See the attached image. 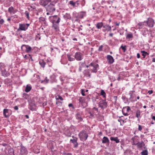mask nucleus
Returning a JSON list of instances; mask_svg holds the SVG:
<instances>
[{
  "label": "nucleus",
  "mask_w": 155,
  "mask_h": 155,
  "mask_svg": "<svg viewBox=\"0 0 155 155\" xmlns=\"http://www.w3.org/2000/svg\"><path fill=\"white\" fill-rule=\"evenodd\" d=\"M48 20L52 24L51 25L52 28L55 31H58L59 30V23L61 20L60 15H54L50 16L48 18Z\"/></svg>",
  "instance_id": "nucleus-1"
},
{
  "label": "nucleus",
  "mask_w": 155,
  "mask_h": 155,
  "mask_svg": "<svg viewBox=\"0 0 155 155\" xmlns=\"http://www.w3.org/2000/svg\"><path fill=\"white\" fill-rule=\"evenodd\" d=\"M57 2V0L54 1H51V2L46 7V11L50 13H52L55 11L56 9L55 5Z\"/></svg>",
  "instance_id": "nucleus-2"
},
{
  "label": "nucleus",
  "mask_w": 155,
  "mask_h": 155,
  "mask_svg": "<svg viewBox=\"0 0 155 155\" xmlns=\"http://www.w3.org/2000/svg\"><path fill=\"white\" fill-rule=\"evenodd\" d=\"M86 66L88 68L90 66L93 67V68L91 69V72L93 73H96L97 70L99 69V65L97 64L95 62H91L89 65H86Z\"/></svg>",
  "instance_id": "nucleus-3"
},
{
  "label": "nucleus",
  "mask_w": 155,
  "mask_h": 155,
  "mask_svg": "<svg viewBox=\"0 0 155 155\" xmlns=\"http://www.w3.org/2000/svg\"><path fill=\"white\" fill-rule=\"evenodd\" d=\"M84 117L83 113L81 111H77L75 115L76 119L78 121V122L83 121V118Z\"/></svg>",
  "instance_id": "nucleus-4"
},
{
  "label": "nucleus",
  "mask_w": 155,
  "mask_h": 155,
  "mask_svg": "<svg viewBox=\"0 0 155 155\" xmlns=\"http://www.w3.org/2000/svg\"><path fill=\"white\" fill-rule=\"evenodd\" d=\"M144 22H145V25L148 26L150 28L153 27L154 23V20L151 18H149L147 20L144 21Z\"/></svg>",
  "instance_id": "nucleus-5"
},
{
  "label": "nucleus",
  "mask_w": 155,
  "mask_h": 155,
  "mask_svg": "<svg viewBox=\"0 0 155 155\" xmlns=\"http://www.w3.org/2000/svg\"><path fill=\"white\" fill-rule=\"evenodd\" d=\"M29 24H19V27L17 29V31H18L20 30L25 31L26 30L29 26Z\"/></svg>",
  "instance_id": "nucleus-6"
},
{
  "label": "nucleus",
  "mask_w": 155,
  "mask_h": 155,
  "mask_svg": "<svg viewBox=\"0 0 155 155\" xmlns=\"http://www.w3.org/2000/svg\"><path fill=\"white\" fill-rule=\"evenodd\" d=\"M78 136L82 140H86L88 137V135L86 133L84 132V131H81L78 134Z\"/></svg>",
  "instance_id": "nucleus-7"
},
{
  "label": "nucleus",
  "mask_w": 155,
  "mask_h": 155,
  "mask_svg": "<svg viewBox=\"0 0 155 155\" xmlns=\"http://www.w3.org/2000/svg\"><path fill=\"white\" fill-rule=\"evenodd\" d=\"M21 49L22 51L28 53H30L31 50V48L30 46L25 45H22Z\"/></svg>",
  "instance_id": "nucleus-8"
},
{
  "label": "nucleus",
  "mask_w": 155,
  "mask_h": 155,
  "mask_svg": "<svg viewBox=\"0 0 155 155\" xmlns=\"http://www.w3.org/2000/svg\"><path fill=\"white\" fill-rule=\"evenodd\" d=\"M74 58L77 61H80L83 59V55L79 52H77L75 54Z\"/></svg>",
  "instance_id": "nucleus-9"
},
{
  "label": "nucleus",
  "mask_w": 155,
  "mask_h": 155,
  "mask_svg": "<svg viewBox=\"0 0 155 155\" xmlns=\"http://www.w3.org/2000/svg\"><path fill=\"white\" fill-rule=\"evenodd\" d=\"M11 111L10 109H4L3 114L5 117H8L11 115Z\"/></svg>",
  "instance_id": "nucleus-10"
},
{
  "label": "nucleus",
  "mask_w": 155,
  "mask_h": 155,
  "mask_svg": "<svg viewBox=\"0 0 155 155\" xmlns=\"http://www.w3.org/2000/svg\"><path fill=\"white\" fill-rule=\"evenodd\" d=\"M20 154L21 155H26L28 153L27 149L22 144L20 145Z\"/></svg>",
  "instance_id": "nucleus-11"
},
{
  "label": "nucleus",
  "mask_w": 155,
  "mask_h": 155,
  "mask_svg": "<svg viewBox=\"0 0 155 155\" xmlns=\"http://www.w3.org/2000/svg\"><path fill=\"white\" fill-rule=\"evenodd\" d=\"M51 2V0H40L39 1V3L40 5L45 7L49 3H50Z\"/></svg>",
  "instance_id": "nucleus-12"
},
{
  "label": "nucleus",
  "mask_w": 155,
  "mask_h": 155,
  "mask_svg": "<svg viewBox=\"0 0 155 155\" xmlns=\"http://www.w3.org/2000/svg\"><path fill=\"white\" fill-rule=\"evenodd\" d=\"M107 102L105 100H102L101 101L99 104V107L102 109H104L107 107Z\"/></svg>",
  "instance_id": "nucleus-13"
},
{
  "label": "nucleus",
  "mask_w": 155,
  "mask_h": 155,
  "mask_svg": "<svg viewBox=\"0 0 155 155\" xmlns=\"http://www.w3.org/2000/svg\"><path fill=\"white\" fill-rule=\"evenodd\" d=\"M132 140V144L133 145H136L137 143L139 141V137L137 136H135L131 139Z\"/></svg>",
  "instance_id": "nucleus-14"
},
{
  "label": "nucleus",
  "mask_w": 155,
  "mask_h": 155,
  "mask_svg": "<svg viewBox=\"0 0 155 155\" xmlns=\"http://www.w3.org/2000/svg\"><path fill=\"white\" fill-rule=\"evenodd\" d=\"M56 75L54 74L51 75L49 79L50 82L51 83H56L57 82V80L56 79Z\"/></svg>",
  "instance_id": "nucleus-15"
},
{
  "label": "nucleus",
  "mask_w": 155,
  "mask_h": 155,
  "mask_svg": "<svg viewBox=\"0 0 155 155\" xmlns=\"http://www.w3.org/2000/svg\"><path fill=\"white\" fill-rule=\"evenodd\" d=\"M79 1H77L76 2H74L73 1H71L69 2V4L72 6L73 8L78 7L79 5Z\"/></svg>",
  "instance_id": "nucleus-16"
},
{
  "label": "nucleus",
  "mask_w": 155,
  "mask_h": 155,
  "mask_svg": "<svg viewBox=\"0 0 155 155\" xmlns=\"http://www.w3.org/2000/svg\"><path fill=\"white\" fill-rule=\"evenodd\" d=\"M83 74L84 75V76L87 78H90L91 77V74L89 69L84 70L83 72Z\"/></svg>",
  "instance_id": "nucleus-17"
},
{
  "label": "nucleus",
  "mask_w": 155,
  "mask_h": 155,
  "mask_svg": "<svg viewBox=\"0 0 155 155\" xmlns=\"http://www.w3.org/2000/svg\"><path fill=\"white\" fill-rule=\"evenodd\" d=\"M107 58L108 62L110 64H112L114 62V59L111 55H108L107 56Z\"/></svg>",
  "instance_id": "nucleus-18"
},
{
  "label": "nucleus",
  "mask_w": 155,
  "mask_h": 155,
  "mask_svg": "<svg viewBox=\"0 0 155 155\" xmlns=\"http://www.w3.org/2000/svg\"><path fill=\"white\" fill-rule=\"evenodd\" d=\"M0 71H1L2 76L4 77H8L10 74L9 72L6 71L5 69Z\"/></svg>",
  "instance_id": "nucleus-19"
},
{
  "label": "nucleus",
  "mask_w": 155,
  "mask_h": 155,
  "mask_svg": "<svg viewBox=\"0 0 155 155\" xmlns=\"http://www.w3.org/2000/svg\"><path fill=\"white\" fill-rule=\"evenodd\" d=\"M18 10L16 9H15L12 6L9 7L8 10V12L11 14H14L17 12Z\"/></svg>",
  "instance_id": "nucleus-20"
},
{
  "label": "nucleus",
  "mask_w": 155,
  "mask_h": 155,
  "mask_svg": "<svg viewBox=\"0 0 155 155\" xmlns=\"http://www.w3.org/2000/svg\"><path fill=\"white\" fill-rule=\"evenodd\" d=\"M72 140L71 139L70 140V142L72 143L73 144L74 147V148H76L78 146V143L77 142V140Z\"/></svg>",
  "instance_id": "nucleus-21"
},
{
  "label": "nucleus",
  "mask_w": 155,
  "mask_h": 155,
  "mask_svg": "<svg viewBox=\"0 0 155 155\" xmlns=\"http://www.w3.org/2000/svg\"><path fill=\"white\" fill-rule=\"evenodd\" d=\"M79 17L80 19H82L86 15V12L85 11H81L79 12Z\"/></svg>",
  "instance_id": "nucleus-22"
},
{
  "label": "nucleus",
  "mask_w": 155,
  "mask_h": 155,
  "mask_svg": "<svg viewBox=\"0 0 155 155\" xmlns=\"http://www.w3.org/2000/svg\"><path fill=\"white\" fill-rule=\"evenodd\" d=\"M103 27L105 28V29L103 30V31H110L111 30V27L108 25H103Z\"/></svg>",
  "instance_id": "nucleus-23"
},
{
  "label": "nucleus",
  "mask_w": 155,
  "mask_h": 155,
  "mask_svg": "<svg viewBox=\"0 0 155 155\" xmlns=\"http://www.w3.org/2000/svg\"><path fill=\"white\" fill-rule=\"evenodd\" d=\"M29 109L32 111H34L35 110V104L31 102L29 103Z\"/></svg>",
  "instance_id": "nucleus-24"
},
{
  "label": "nucleus",
  "mask_w": 155,
  "mask_h": 155,
  "mask_svg": "<svg viewBox=\"0 0 155 155\" xmlns=\"http://www.w3.org/2000/svg\"><path fill=\"white\" fill-rule=\"evenodd\" d=\"M64 18L66 20L68 19L71 20V17L69 13H66L65 14L63 15Z\"/></svg>",
  "instance_id": "nucleus-25"
},
{
  "label": "nucleus",
  "mask_w": 155,
  "mask_h": 155,
  "mask_svg": "<svg viewBox=\"0 0 155 155\" xmlns=\"http://www.w3.org/2000/svg\"><path fill=\"white\" fill-rule=\"evenodd\" d=\"M133 93L132 92H130L129 93V95H130V97L129 98V100H130L132 102H135L137 101V99L133 100L134 96H133Z\"/></svg>",
  "instance_id": "nucleus-26"
},
{
  "label": "nucleus",
  "mask_w": 155,
  "mask_h": 155,
  "mask_svg": "<svg viewBox=\"0 0 155 155\" xmlns=\"http://www.w3.org/2000/svg\"><path fill=\"white\" fill-rule=\"evenodd\" d=\"M8 153H6V151L5 152L8 155H15L14 150L13 149H9L8 150Z\"/></svg>",
  "instance_id": "nucleus-27"
},
{
  "label": "nucleus",
  "mask_w": 155,
  "mask_h": 155,
  "mask_svg": "<svg viewBox=\"0 0 155 155\" xmlns=\"http://www.w3.org/2000/svg\"><path fill=\"white\" fill-rule=\"evenodd\" d=\"M102 27H103V23L102 22H98L96 24V27L97 29H101Z\"/></svg>",
  "instance_id": "nucleus-28"
},
{
  "label": "nucleus",
  "mask_w": 155,
  "mask_h": 155,
  "mask_svg": "<svg viewBox=\"0 0 155 155\" xmlns=\"http://www.w3.org/2000/svg\"><path fill=\"white\" fill-rule=\"evenodd\" d=\"M111 141H114L116 142V143H118L120 142V140L118 138V137H111L110 138Z\"/></svg>",
  "instance_id": "nucleus-29"
},
{
  "label": "nucleus",
  "mask_w": 155,
  "mask_h": 155,
  "mask_svg": "<svg viewBox=\"0 0 155 155\" xmlns=\"http://www.w3.org/2000/svg\"><path fill=\"white\" fill-rule=\"evenodd\" d=\"M136 145L138 148H142L143 146H145V144L144 142L143 141H141V142H140L139 141L137 142Z\"/></svg>",
  "instance_id": "nucleus-30"
},
{
  "label": "nucleus",
  "mask_w": 155,
  "mask_h": 155,
  "mask_svg": "<svg viewBox=\"0 0 155 155\" xmlns=\"http://www.w3.org/2000/svg\"><path fill=\"white\" fill-rule=\"evenodd\" d=\"M39 64L42 68H44L45 67L46 63L43 60H40L39 61Z\"/></svg>",
  "instance_id": "nucleus-31"
},
{
  "label": "nucleus",
  "mask_w": 155,
  "mask_h": 155,
  "mask_svg": "<svg viewBox=\"0 0 155 155\" xmlns=\"http://www.w3.org/2000/svg\"><path fill=\"white\" fill-rule=\"evenodd\" d=\"M31 88L32 87L31 85L28 84L26 85V87L25 88V91L26 92H28L31 91Z\"/></svg>",
  "instance_id": "nucleus-32"
},
{
  "label": "nucleus",
  "mask_w": 155,
  "mask_h": 155,
  "mask_svg": "<svg viewBox=\"0 0 155 155\" xmlns=\"http://www.w3.org/2000/svg\"><path fill=\"white\" fill-rule=\"evenodd\" d=\"M67 56L68 58V60L69 61H71L75 60V58L71 57V55H70V54H67Z\"/></svg>",
  "instance_id": "nucleus-33"
},
{
  "label": "nucleus",
  "mask_w": 155,
  "mask_h": 155,
  "mask_svg": "<svg viewBox=\"0 0 155 155\" xmlns=\"http://www.w3.org/2000/svg\"><path fill=\"white\" fill-rule=\"evenodd\" d=\"M64 134L68 137H71V132L69 130L65 131Z\"/></svg>",
  "instance_id": "nucleus-34"
},
{
  "label": "nucleus",
  "mask_w": 155,
  "mask_h": 155,
  "mask_svg": "<svg viewBox=\"0 0 155 155\" xmlns=\"http://www.w3.org/2000/svg\"><path fill=\"white\" fill-rule=\"evenodd\" d=\"M46 63L48 65L49 67H51L52 65V61L50 59H47L46 61Z\"/></svg>",
  "instance_id": "nucleus-35"
},
{
  "label": "nucleus",
  "mask_w": 155,
  "mask_h": 155,
  "mask_svg": "<svg viewBox=\"0 0 155 155\" xmlns=\"http://www.w3.org/2000/svg\"><path fill=\"white\" fill-rule=\"evenodd\" d=\"M109 140L108 138L106 137H104L102 140V142L103 143H109Z\"/></svg>",
  "instance_id": "nucleus-36"
},
{
  "label": "nucleus",
  "mask_w": 155,
  "mask_h": 155,
  "mask_svg": "<svg viewBox=\"0 0 155 155\" xmlns=\"http://www.w3.org/2000/svg\"><path fill=\"white\" fill-rule=\"evenodd\" d=\"M144 23H145V22L144 21L143 22H140L138 23L137 26H139V28H141L145 25Z\"/></svg>",
  "instance_id": "nucleus-37"
},
{
  "label": "nucleus",
  "mask_w": 155,
  "mask_h": 155,
  "mask_svg": "<svg viewBox=\"0 0 155 155\" xmlns=\"http://www.w3.org/2000/svg\"><path fill=\"white\" fill-rule=\"evenodd\" d=\"M79 12L78 13L76 12H74L73 13V16L75 18H79Z\"/></svg>",
  "instance_id": "nucleus-38"
},
{
  "label": "nucleus",
  "mask_w": 155,
  "mask_h": 155,
  "mask_svg": "<svg viewBox=\"0 0 155 155\" xmlns=\"http://www.w3.org/2000/svg\"><path fill=\"white\" fill-rule=\"evenodd\" d=\"M5 64L0 62V71H1L3 70H4L5 69Z\"/></svg>",
  "instance_id": "nucleus-39"
},
{
  "label": "nucleus",
  "mask_w": 155,
  "mask_h": 155,
  "mask_svg": "<svg viewBox=\"0 0 155 155\" xmlns=\"http://www.w3.org/2000/svg\"><path fill=\"white\" fill-rule=\"evenodd\" d=\"M122 98L123 100L124 101V103H129L130 102L129 101V99L127 98L125 96H122Z\"/></svg>",
  "instance_id": "nucleus-40"
},
{
  "label": "nucleus",
  "mask_w": 155,
  "mask_h": 155,
  "mask_svg": "<svg viewBox=\"0 0 155 155\" xmlns=\"http://www.w3.org/2000/svg\"><path fill=\"white\" fill-rule=\"evenodd\" d=\"M136 116L137 118H141L140 112V110H138L136 112Z\"/></svg>",
  "instance_id": "nucleus-41"
},
{
  "label": "nucleus",
  "mask_w": 155,
  "mask_h": 155,
  "mask_svg": "<svg viewBox=\"0 0 155 155\" xmlns=\"http://www.w3.org/2000/svg\"><path fill=\"white\" fill-rule=\"evenodd\" d=\"M55 98L56 100H60L62 101L63 100V98L59 94L55 95Z\"/></svg>",
  "instance_id": "nucleus-42"
},
{
  "label": "nucleus",
  "mask_w": 155,
  "mask_h": 155,
  "mask_svg": "<svg viewBox=\"0 0 155 155\" xmlns=\"http://www.w3.org/2000/svg\"><path fill=\"white\" fill-rule=\"evenodd\" d=\"M79 101L80 103L83 104L85 102V100L83 97H80L79 99Z\"/></svg>",
  "instance_id": "nucleus-43"
},
{
  "label": "nucleus",
  "mask_w": 155,
  "mask_h": 155,
  "mask_svg": "<svg viewBox=\"0 0 155 155\" xmlns=\"http://www.w3.org/2000/svg\"><path fill=\"white\" fill-rule=\"evenodd\" d=\"M4 82L5 84L8 85V84L10 83L11 80L10 79L6 78L4 80Z\"/></svg>",
  "instance_id": "nucleus-44"
},
{
  "label": "nucleus",
  "mask_w": 155,
  "mask_h": 155,
  "mask_svg": "<svg viewBox=\"0 0 155 155\" xmlns=\"http://www.w3.org/2000/svg\"><path fill=\"white\" fill-rule=\"evenodd\" d=\"M141 52L142 53V55L143 56V58H145L146 55H148L149 54L146 51H141Z\"/></svg>",
  "instance_id": "nucleus-45"
},
{
  "label": "nucleus",
  "mask_w": 155,
  "mask_h": 155,
  "mask_svg": "<svg viewBox=\"0 0 155 155\" xmlns=\"http://www.w3.org/2000/svg\"><path fill=\"white\" fill-rule=\"evenodd\" d=\"M101 95L102 96L104 97H106V94L105 92L103 90H101Z\"/></svg>",
  "instance_id": "nucleus-46"
},
{
  "label": "nucleus",
  "mask_w": 155,
  "mask_h": 155,
  "mask_svg": "<svg viewBox=\"0 0 155 155\" xmlns=\"http://www.w3.org/2000/svg\"><path fill=\"white\" fill-rule=\"evenodd\" d=\"M141 155H148V152L147 150L143 151L141 153Z\"/></svg>",
  "instance_id": "nucleus-47"
},
{
  "label": "nucleus",
  "mask_w": 155,
  "mask_h": 155,
  "mask_svg": "<svg viewBox=\"0 0 155 155\" xmlns=\"http://www.w3.org/2000/svg\"><path fill=\"white\" fill-rule=\"evenodd\" d=\"M123 117V116H121V117H119V118L118 119V121L119 122H120V125H122L121 124V121H122L123 122V124H124V120H123V119H122L121 118V117Z\"/></svg>",
  "instance_id": "nucleus-48"
},
{
  "label": "nucleus",
  "mask_w": 155,
  "mask_h": 155,
  "mask_svg": "<svg viewBox=\"0 0 155 155\" xmlns=\"http://www.w3.org/2000/svg\"><path fill=\"white\" fill-rule=\"evenodd\" d=\"M33 152L35 153H38L40 152V150L38 149H35L33 150Z\"/></svg>",
  "instance_id": "nucleus-49"
},
{
  "label": "nucleus",
  "mask_w": 155,
  "mask_h": 155,
  "mask_svg": "<svg viewBox=\"0 0 155 155\" xmlns=\"http://www.w3.org/2000/svg\"><path fill=\"white\" fill-rule=\"evenodd\" d=\"M133 37V35L132 33L128 34L127 35L126 38H127L130 39L132 38Z\"/></svg>",
  "instance_id": "nucleus-50"
},
{
  "label": "nucleus",
  "mask_w": 155,
  "mask_h": 155,
  "mask_svg": "<svg viewBox=\"0 0 155 155\" xmlns=\"http://www.w3.org/2000/svg\"><path fill=\"white\" fill-rule=\"evenodd\" d=\"M126 108H123L122 109V113L125 116H127L128 115V114L127 113H125V111Z\"/></svg>",
  "instance_id": "nucleus-51"
},
{
  "label": "nucleus",
  "mask_w": 155,
  "mask_h": 155,
  "mask_svg": "<svg viewBox=\"0 0 155 155\" xmlns=\"http://www.w3.org/2000/svg\"><path fill=\"white\" fill-rule=\"evenodd\" d=\"M123 108H126L125 111H126L127 112H128L131 109L130 107L129 106H127V107H123Z\"/></svg>",
  "instance_id": "nucleus-52"
},
{
  "label": "nucleus",
  "mask_w": 155,
  "mask_h": 155,
  "mask_svg": "<svg viewBox=\"0 0 155 155\" xmlns=\"http://www.w3.org/2000/svg\"><path fill=\"white\" fill-rule=\"evenodd\" d=\"M39 21L40 22H44L45 21V18L42 17H40L39 19Z\"/></svg>",
  "instance_id": "nucleus-53"
},
{
  "label": "nucleus",
  "mask_w": 155,
  "mask_h": 155,
  "mask_svg": "<svg viewBox=\"0 0 155 155\" xmlns=\"http://www.w3.org/2000/svg\"><path fill=\"white\" fill-rule=\"evenodd\" d=\"M25 14L27 18L29 19V13L27 11H26L25 12Z\"/></svg>",
  "instance_id": "nucleus-54"
},
{
  "label": "nucleus",
  "mask_w": 155,
  "mask_h": 155,
  "mask_svg": "<svg viewBox=\"0 0 155 155\" xmlns=\"http://www.w3.org/2000/svg\"><path fill=\"white\" fill-rule=\"evenodd\" d=\"M49 81V79H48L47 78V77H46L45 78V80H44V81H41V83H42L43 82H44V81H46V83H48V82Z\"/></svg>",
  "instance_id": "nucleus-55"
},
{
  "label": "nucleus",
  "mask_w": 155,
  "mask_h": 155,
  "mask_svg": "<svg viewBox=\"0 0 155 155\" xmlns=\"http://www.w3.org/2000/svg\"><path fill=\"white\" fill-rule=\"evenodd\" d=\"M86 2L85 0H82L81 3V5L82 7L84 6Z\"/></svg>",
  "instance_id": "nucleus-56"
},
{
  "label": "nucleus",
  "mask_w": 155,
  "mask_h": 155,
  "mask_svg": "<svg viewBox=\"0 0 155 155\" xmlns=\"http://www.w3.org/2000/svg\"><path fill=\"white\" fill-rule=\"evenodd\" d=\"M120 48H122V49L123 50L124 52H125L126 51V46H124L121 45L120 47Z\"/></svg>",
  "instance_id": "nucleus-57"
},
{
  "label": "nucleus",
  "mask_w": 155,
  "mask_h": 155,
  "mask_svg": "<svg viewBox=\"0 0 155 155\" xmlns=\"http://www.w3.org/2000/svg\"><path fill=\"white\" fill-rule=\"evenodd\" d=\"M56 104L57 105H61L62 104V102L58 101H56Z\"/></svg>",
  "instance_id": "nucleus-58"
},
{
  "label": "nucleus",
  "mask_w": 155,
  "mask_h": 155,
  "mask_svg": "<svg viewBox=\"0 0 155 155\" xmlns=\"http://www.w3.org/2000/svg\"><path fill=\"white\" fill-rule=\"evenodd\" d=\"M4 22V21L3 19H1L0 20V25H2Z\"/></svg>",
  "instance_id": "nucleus-59"
},
{
  "label": "nucleus",
  "mask_w": 155,
  "mask_h": 155,
  "mask_svg": "<svg viewBox=\"0 0 155 155\" xmlns=\"http://www.w3.org/2000/svg\"><path fill=\"white\" fill-rule=\"evenodd\" d=\"M102 48H103V45H101L99 46L98 49V51H101L102 50Z\"/></svg>",
  "instance_id": "nucleus-60"
},
{
  "label": "nucleus",
  "mask_w": 155,
  "mask_h": 155,
  "mask_svg": "<svg viewBox=\"0 0 155 155\" xmlns=\"http://www.w3.org/2000/svg\"><path fill=\"white\" fill-rule=\"evenodd\" d=\"M92 110L93 111H96L97 112H98V108L95 107H94L93 108Z\"/></svg>",
  "instance_id": "nucleus-61"
},
{
  "label": "nucleus",
  "mask_w": 155,
  "mask_h": 155,
  "mask_svg": "<svg viewBox=\"0 0 155 155\" xmlns=\"http://www.w3.org/2000/svg\"><path fill=\"white\" fill-rule=\"evenodd\" d=\"M89 114L90 116L91 117H94V115L93 114V113L92 112H89L88 113Z\"/></svg>",
  "instance_id": "nucleus-62"
},
{
  "label": "nucleus",
  "mask_w": 155,
  "mask_h": 155,
  "mask_svg": "<svg viewBox=\"0 0 155 155\" xmlns=\"http://www.w3.org/2000/svg\"><path fill=\"white\" fill-rule=\"evenodd\" d=\"M85 92V91H84V90L81 89V93L82 95L83 96H84L85 95V94H84Z\"/></svg>",
  "instance_id": "nucleus-63"
},
{
  "label": "nucleus",
  "mask_w": 155,
  "mask_h": 155,
  "mask_svg": "<svg viewBox=\"0 0 155 155\" xmlns=\"http://www.w3.org/2000/svg\"><path fill=\"white\" fill-rule=\"evenodd\" d=\"M138 129L140 131H141L142 129V127L140 125H138Z\"/></svg>",
  "instance_id": "nucleus-64"
}]
</instances>
